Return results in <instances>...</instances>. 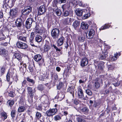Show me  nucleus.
Wrapping results in <instances>:
<instances>
[{
    "mask_svg": "<svg viewBox=\"0 0 122 122\" xmlns=\"http://www.w3.org/2000/svg\"><path fill=\"white\" fill-rule=\"evenodd\" d=\"M41 55L39 54H37L34 57V60L38 62L39 65L40 66H41L44 62V60L42 59Z\"/></svg>",
    "mask_w": 122,
    "mask_h": 122,
    "instance_id": "nucleus-1",
    "label": "nucleus"
},
{
    "mask_svg": "<svg viewBox=\"0 0 122 122\" xmlns=\"http://www.w3.org/2000/svg\"><path fill=\"white\" fill-rule=\"evenodd\" d=\"M60 30L57 28L53 29L51 32V36L53 39H57L59 36Z\"/></svg>",
    "mask_w": 122,
    "mask_h": 122,
    "instance_id": "nucleus-2",
    "label": "nucleus"
},
{
    "mask_svg": "<svg viewBox=\"0 0 122 122\" xmlns=\"http://www.w3.org/2000/svg\"><path fill=\"white\" fill-rule=\"evenodd\" d=\"M57 111L56 108L50 109L46 112V114L47 116L51 117L55 115Z\"/></svg>",
    "mask_w": 122,
    "mask_h": 122,
    "instance_id": "nucleus-3",
    "label": "nucleus"
},
{
    "mask_svg": "<svg viewBox=\"0 0 122 122\" xmlns=\"http://www.w3.org/2000/svg\"><path fill=\"white\" fill-rule=\"evenodd\" d=\"M4 3L5 7L8 6L11 8L13 6L14 2L12 0H4Z\"/></svg>",
    "mask_w": 122,
    "mask_h": 122,
    "instance_id": "nucleus-4",
    "label": "nucleus"
},
{
    "mask_svg": "<svg viewBox=\"0 0 122 122\" xmlns=\"http://www.w3.org/2000/svg\"><path fill=\"white\" fill-rule=\"evenodd\" d=\"M32 9L31 6H28L25 7L22 10V14L24 15H28L31 12Z\"/></svg>",
    "mask_w": 122,
    "mask_h": 122,
    "instance_id": "nucleus-5",
    "label": "nucleus"
},
{
    "mask_svg": "<svg viewBox=\"0 0 122 122\" xmlns=\"http://www.w3.org/2000/svg\"><path fill=\"white\" fill-rule=\"evenodd\" d=\"M17 47L19 48L23 49H26L27 47V44L21 42H18L16 44Z\"/></svg>",
    "mask_w": 122,
    "mask_h": 122,
    "instance_id": "nucleus-6",
    "label": "nucleus"
},
{
    "mask_svg": "<svg viewBox=\"0 0 122 122\" xmlns=\"http://www.w3.org/2000/svg\"><path fill=\"white\" fill-rule=\"evenodd\" d=\"M26 89L28 92V97H30V98H32L34 96V92L32 89V88L27 87Z\"/></svg>",
    "mask_w": 122,
    "mask_h": 122,
    "instance_id": "nucleus-7",
    "label": "nucleus"
},
{
    "mask_svg": "<svg viewBox=\"0 0 122 122\" xmlns=\"http://www.w3.org/2000/svg\"><path fill=\"white\" fill-rule=\"evenodd\" d=\"M95 32L93 29H92L88 31L86 34L87 37L88 39L92 38L94 35Z\"/></svg>",
    "mask_w": 122,
    "mask_h": 122,
    "instance_id": "nucleus-8",
    "label": "nucleus"
},
{
    "mask_svg": "<svg viewBox=\"0 0 122 122\" xmlns=\"http://www.w3.org/2000/svg\"><path fill=\"white\" fill-rule=\"evenodd\" d=\"M33 20L31 18L28 19L26 21L25 26L27 29H30Z\"/></svg>",
    "mask_w": 122,
    "mask_h": 122,
    "instance_id": "nucleus-9",
    "label": "nucleus"
},
{
    "mask_svg": "<svg viewBox=\"0 0 122 122\" xmlns=\"http://www.w3.org/2000/svg\"><path fill=\"white\" fill-rule=\"evenodd\" d=\"M45 11V6L44 5H42L39 8L38 14L39 15H41L43 14Z\"/></svg>",
    "mask_w": 122,
    "mask_h": 122,
    "instance_id": "nucleus-10",
    "label": "nucleus"
},
{
    "mask_svg": "<svg viewBox=\"0 0 122 122\" xmlns=\"http://www.w3.org/2000/svg\"><path fill=\"white\" fill-rule=\"evenodd\" d=\"M102 81L100 79H96L94 83V86L96 88H98L100 87V83H102Z\"/></svg>",
    "mask_w": 122,
    "mask_h": 122,
    "instance_id": "nucleus-11",
    "label": "nucleus"
},
{
    "mask_svg": "<svg viewBox=\"0 0 122 122\" xmlns=\"http://www.w3.org/2000/svg\"><path fill=\"white\" fill-rule=\"evenodd\" d=\"M88 63V59L86 57H83L81 59V65L82 66H84L87 64Z\"/></svg>",
    "mask_w": 122,
    "mask_h": 122,
    "instance_id": "nucleus-12",
    "label": "nucleus"
},
{
    "mask_svg": "<svg viewBox=\"0 0 122 122\" xmlns=\"http://www.w3.org/2000/svg\"><path fill=\"white\" fill-rule=\"evenodd\" d=\"M23 24L22 20L20 18L17 19L15 22V25L18 27H21Z\"/></svg>",
    "mask_w": 122,
    "mask_h": 122,
    "instance_id": "nucleus-13",
    "label": "nucleus"
},
{
    "mask_svg": "<svg viewBox=\"0 0 122 122\" xmlns=\"http://www.w3.org/2000/svg\"><path fill=\"white\" fill-rule=\"evenodd\" d=\"M2 36L1 37L0 39L1 40H5L8 42H9L10 40V38L9 34L4 35V34H2Z\"/></svg>",
    "mask_w": 122,
    "mask_h": 122,
    "instance_id": "nucleus-14",
    "label": "nucleus"
},
{
    "mask_svg": "<svg viewBox=\"0 0 122 122\" xmlns=\"http://www.w3.org/2000/svg\"><path fill=\"white\" fill-rule=\"evenodd\" d=\"M78 97L80 99H82L83 97V93L81 87H79L78 88Z\"/></svg>",
    "mask_w": 122,
    "mask_h": 122,
    "instance_id": "nucleus-15",
    "label": "nucleus"
},
{
    "mask_svg": "<svg viewBox=\"0 0 122 122\" xmlns=\"http://www.w3.org/2000/svg\"><path fill=\"white\" fill-rule=\"evenodd\" d=\"M65 38L63 36L61 37L57 41V45L58 46H61L63 44Z\"/></svg>",
    "mask_w": 122,
    "mask_h": 122,
    "instance_id": "nucleus-16",
    "label": "nucleus"
},
{
    "mask_svg": "<svg viewBox=\"0 0 122 122\" xmlns=\"http://www.w3.org/2000/svg\"><path fill=\"white\" fill-rule=\"evenodd\" d=\"M71 18L67 17L63 20V23L64 25H69L71 23Z\"/></svg>",
    "mask_w": 122,
    "mask_h": 122,
    "instance_id": "nucleus-17",
    "label": "nucleus"
},
{
    "mask_svg": "<svg viewBox=\"0 0 122 122\" xmlns=\"http://www.w3.org/2000/svg\"><path fill=\"white\" fill-rule=\"evenodd\" d=\"M13 59H14V58L15 59L16 58L20 62H21L22 61V58L21 55L19 53H15L13 55Z\"/></svg>",
    "mask_w": 122,
    "mask_h": 122,
    "instance_id": "nucleus-18",
    "label": "nucleus"
},
{
    "mask_svg": "<svg viewBox=\"0 0 122 122\" xmlns=\"http://www.w3.org/2000/svg\"><path fill=\"white\" fill-rule=\"evenodd\" d=\"M17 10L15 8L13 9L10 10V14L13 17L16 16L17 15Z\"/></svg>",
    "mask_w": 122,
    "mask_h": 122,
    "instance_id": "nucleus-19",
    "label": "nucleus"
},
{
    "mask_svg": "<svg viewBox=\"0 0 122 122\" xmlns=\"http://www.w3.org/2000/svg\"><path fill=\"white\" fill-rule=\"evenodd\" d=\"M83 11L82 10L79 9H77L75 10L76 15L79 16H82L83 14Z\"/></svg>",
    "mask_w": 122,
    "mask_h": 122,
    "instance_id": "nucleus-20",
    "label": "nucleus"
},
{
    "mask_svg": "<svg viewBox=\"0 0 122 122\" xmlns=\"http://www.w3.org/2000/svg\"><path fill=\"white\" fill-rule=\"evenodd\" d=\"M55 7L56 8V10H55V9L54 8L53 9L54 11L57 16H60L61 15V10L60 9L58 8L57 7L56 5H55Z\"/></svg>",
    "mask_w": 122,
    "mask_h": 122,
    "instance_id": "nucleus-21",
    "label": "nucleus"
},
{
    "mask_svg": "<svg viewBox=\"0 0 122 122\" xmlns=\"http://www.w3.org/2000/svg\"><path fill=\"white\" fill-rule=\"evenodd\" d=\"M73 12V11L72 10H70L69 11V12L67 11H64L63 10L62 15L65 17L67 16H68L69 14H72Z\"/></svg>",
    "mask_w": 122,
    "mask_h": 122,
    "instance_id": "nucleus-22",
    "label": "nucleus"
},
{
    "mask_svg": "<svg viewBox=\"0 0 122 122\" xmlns=\"http://www.w3.org/2000/svg\"><path fill=\"white\" fill-rule=\"evenodd\" d=\"M80 22L77 20H76L73 23L72 26L75 29H76V28L79 26Z\"/></svg>",
    "mask_w": 122,
    "mask_h": 122,
    "instance_id": "nucleus-23",
    "label": "nucleus"
},
{
    "mask_svg": "<svg viewBox=\"0 0 122 122\" xmlns=\"http://www.w3.org/2000/svg\"><path fill=\"white\" fill-rule=\"evenodd\" d=\"M2 55L5 57L6 60L8 61L9 59V57L8 55V51L5 49V51H4Z\"/></svg>",
    "mask_w": 122,
    "mask_h": 122,
    "instance_id": "nucleus-24",
    "label": "nucleus"
},
{
    "mask_svg": "<svg viewBox=\"0 0 122 122\" xmlns=\"http://www.w3.org/2000/svg\"><path fill=\"white\" fill-rule=\"evenodd\" d=\"M81 28L83 29H88V24L86 23L82 22L81 24Z\"/></svg>",
    "mask_w": 122,
    "mask_h": 122,
    "instance_id": "nucleus-25",
    "label": "nucleus"
},
{
    "mask_svg": "<svg viewBox=\"0 0 122 122\" xmlns=\"http://www.w3.org/2000/svg\"><path fill=\"white\" fill-rule=\"evenodd\" d=\"M67 92L70 93L72 95L73 97L74 96V89L72 86L69 87L67 89Z\"/></svg>",
    "mask_w": 122,
    "mask_h": 122,
    "instance_id": "nucleus-26",
    "label": "nucleus"
},
{
    "mask_svg": "<svg viewBox=\"0 0 122 122\" xmlns=\"http://www.w3.org/2000/svg\"><path fill=\"white\" fill-rule=\"evenodd\" d=\"M28 82L31 83L32 85L29 84L30 86H32L35 83V81L34 80H33L32 79H30L29 77H27L26 78Z\"/></svg>",
    "mask_w": 122,
    "mask_h": 122,
    "instance_id": "nucleus-27",
    "label": "nucleus"
},
{
    "mask_svg": "<svg viewBox=\"0 0 122 122\" xmlns=\"http://www.w3.org/2000/svg\"><path fill=\"white\" fill-rule=\"evenodd\" d=\"M103 54L104 55L101 54L99 58L100 59H101V60L103 59L104 60L106 57V55H107V52L106 51H105L104 52H103Z\"/></svg>",
    "mask_w": 122,
    "mask_h": 122,
    "instance_id": "nucleus-28",
    "label": "nucleus"
},
{
    "mask_svg": "<svg viewBox=\"0 0 122 122\" xmlns=\"http://www.w3.org/2000/svg\"><path fill=\"white\" fill-rule=\"evenodd\" d=\"M98 68L100 70H102L104 67L103 63L102 62H100L98 65Z\"/></svg>",
    "mask_w": 122,
    "mask_h": 122,
    "instance_id": "nucleus-29",
    "label": "nucleus"
},
{
    "mask_svg": "<svg viewBox=\"0 0 122 122\" xmlns=\"http://www.w3.org/2000/svg\"><path fill=\"white\" fill-rule=\"evenodd\" d=\"M42 31L40 29L38 28L37 27L35 28L34 30V32H33V33H35V35L36 34V33L38 34H41Z\"/></svg>",
    "mask_w": 122,
    "mask_h": 122,
    "instance_id": "nucleus-30",
    "label": "nucleus"
},
{
    "mask_svg": "<svg viewBox=\"0 0 122 122\" xmlns=\"http://www.w3.org/2000/svg\"><path fill=\"white\" fill-rule=\"evenodd\" d=\"M1 116L3 117L4 120L6 119L7 118V113L4 111H2L0 113Z\"/></svg>",
    "mask_w": 122,
    "mask_h": 122,
    "instance_id": "nucleus-31",
    "label": "nucleus"
},
{
    "mask_svg": "<svg viewBox=\"0 0 122 122\" xmlns=\"http://www.w3.org/2000/svg\"><path fill=\"white\" fill-rule=\"evenodd\" d=\"M102 41L100 39L96 41V45L97 47H101L102 46Z\"/></svg>",
    "mask_w": 122,
    "mask_h": 122,
    "instance_id": "nucleus-32",
    "label": "nucleus"
},
{
    "mask_svg": "<svg viewBox=\"0 0 122 122\" xmlns=\"http://www.w3.org/2000/svg\"><path fill=\"white\" fill-rule=\"evenodd\" d=\"M25 109V107L23 106H20L19 107L18 109V112H24Z\"/></svg>",
    "mask_w": 122,
    "mask_h": 122,
    "instance_id": "nucleus-33",
    "label": "nucleus"
},
{
    "mask_svg": "<svg viewBox=\"0 0 122 122\" xmlns=\"http://www.w3.org/2000/svg\"><path fill=\"white\" fill-rule=\"evenodd\" d=\"M118 55V53H117L115 54V56H110V59L112 61H114L116 60L117 59V56Z\"/></svg>",
    "mask_w": 122,
    "mask_h": 122,
    "instance_id": "nucleus-34",
    "label": "nucleus"
},
{
    "mask_svg": "<svg viewBox=\"0 0 122 122\" xmlns=\"http://www.w3.org/2000/svg\"><path fill=\"white\" fill-rule=\"evenodd\" d=\"M113 84L115 86H119L120 83L119 82H118V81L117 79H115L113 80L112 81Z\"/></svg>",
    "mask_w": 122,
    "mask_h": 122,
    "instance_id": "nucleus-35",
    "label": "nucleus"
},
{
    "mask_svg": "<svg viewBox=\"0 0 122 122\" xmlns=\"http://www.w3.org/2000/svg\"><path fill=\"white\" fill-rule=\"evenodd\" d=\"M36 41L38 42H41L42 40L41 37L39 35H37L35 38Z\"/></svg>",
    "mask_w": 122,
    "mask_h": 122,
    "instance_id": "nucleus-36",
    "label": "nucleus"
},
{
    "mask_svg": "<svg viewBox=\"0 0 122 122\" xmlns=\"http://www.w3.org/2000/svg\"><path fill=\"white\" fill-rule=\"evenodd\" d=\"M81 111L82 112L84 113H87L89 111V109L86 107H85L82 108L81 109Z\"/></svg>",
    "mask_w": 122,
    "mask_h": 122,
    "instance_id": "nucleus-37",
    "label": "nucleus"
},
{
    "mask_svg": "<svg viewBox=\"0 0 122 122\" xmlns=\"http://www.w3.org/2000/svg\"><path fill=\"white\" fill-rule=\"evenodd\" d=\"M110 25L108 24H106L105 25L101 27L99 29L100 30H104L105 29L108 28L110 27Z\"/></svg>",
    "mask_w": 122,
    "mask_h": 122,
    "instance_id": "nucleus-38",
    "label": "nucleus"
},
{
    "mask_svg": "<svg viewBox=\"0 0 122 122\" xmlns=\"http://www.w3.org/2000/svg\"><path fill=\"white\" fill-rule=\"evenodd\" d=\"M35 33L33 32H32L31 34L30 38V41L31 43H32L35 36Z\"/></svg>",
    "mask_w": 122,
    "mask_h": 122,
    "instance_id": "nucleus-39",
    "label": "nucleus"
},
{
    "mask_svg": "<svg viewBox=\"0 0 122 122\" xmlns=\"http://www.w3.org/2000/svg\"><path fill=\"white\" fill-rule=\"evenodd\" d=\"M16 112V111L15 110H13L11 111V117L12 118L15 117Z\"/></svg>",
    "mask_w": 122,
    "mask_h": 122,
    "instance_id": "nucleus-40",
    "label": "nucleus"
},
{
    "mask_svg": "<svg viewBox=\"0 0 122 122\" xmlns=\"http://www.w3.org/2000/svg\"><path fill=\"white\" fill-rule=\"evenodd\" d=\"M63 84L61 82H60L59 84L56 86L57 89L58 90H60L63 87Z\"/></svg>",
    "mask_w": 122,
    "mask_h": 122,
    "instance_id": "nucleus-41",
    "label": "nucleus"
},
{
    "mask_svg": "<svg viewBox=\"0 0 122 122\" xmlns=\"http://www.w3.org/2000/svg\"><path fill=\"white\" fill-rule=\"evenodd\" d=\"M54 119L55 121L59 120L61 119V117L60 115H57L54 117Z\"/></svg>",
    "mask_w": 122,
    "mask_h": 122,
    "instance_id": "nucleus-42",
    "label": "nucleus"
},
{
    "mask_svg": "<svg viewBox=\"0 0 122 122\" xmlns=\"http://www.w3.org/2000/svg\"><path fill=\"white\" fill-rule=\"evenodd\" d=\"M90 15V14L89 13H88L84 15L82 17V19H85L88 18L89 17Z\"/></svg>",
    "mask_w": 122,
    "mask_h": 122,
    "instance_id": "nucleus-43",
    "label": "nucleus"
},
{
    "mask_svg": "<svg viewBox=\"0 0 122 122\" xmlns=\"http://www.w3.org/2000/svg\"><path fill=\"white\" fill-rule=\"evenodd\" d=\"M19 40L22 41H25L26 40V38L24 36H22L19 35L18 37Z\"/></svg>",
    "mask_w": 122,
    "mask_h": 122,
    "instance_id": "nucleus-44",
    "label": "nucleus"
},
{
    "mask_svg": "<svg viewBox=\"0 0 122 122\" xmlns=\"http://www.w3.org/2000/svg\"><path fill=\"white\" fill-rule=\"evenodd\" d=\"M38 89L40 91H42L44 89V88L42 84L39 85L37 87Z\"/></svg>",
    "mask_w": 122,
    "mask_h": 122,
    "instance_id": "nucleus-45",
    "label": "nucleus"
},
{
    "mask_svg": "<svg viewBox=\"0 0 122 122\" xmlns=\"http://www.w3.org/2000/svg\"><path fill=\"white\" fill-rule=\"evenodd\" d=\"M7 103L11 107L14 104V102L13 100H9L7 102Z\"/></svg>",
    "mask_w": 122,
    "mask_h": 122,
    "instance_id": "nucleus-46",
    "label": "nucleus"
},
{
    "mask_svg": "<svg viewBox=\"0 0 122 122\" xmlns=\"http://www.w3.org/2000/svg\"><path fill=\"white\" fill-rule=\"evenodd\" d=\"M65 97V94L64 92H61L58 96L59 98H61L62 99L64 98Z\"/></svg>",
    "mask_w": 122,
    "mask_h": 122,
    "instance_id": "nucleus-47",
    "label": "nucleus"
},
{
    "mask_svg": "<svg viewBox=\"0 0 122 122\" xmlns=\"http://www.w3.org/2000/svg\"><path fill=\"white\" fill-rule=\"evenodd\" d=\"M77 120L78 122H86L85 119L83 117H78Z\"/></svg>",
    "mask_w": 122,
    "mask_h": 122,
    "instance_id": "nucleus-48",
    "label": "nucleus"
},
{
    "mask_svg": "<svg viewBox=\"0 0 122 122\" xmlns=\"http://www.w3.org/2000/svg\"><path fill=\"white\" fill-rule=\"evenodd\" d=\"M86 94L89 96H91L92 93V92L89 89H87L86 90Z\"/></svg>",
    "mask_w": 122,
    "mask_h": 122,
    "instance_id": "nucleus-49",
    "label": "nucleus"
},
{
    "mask_svg": "<svg viewBox=\"0 0 122 122\" xmlns=\"http://www.w3.org/2000/svg\"><path fill=\"white\" fill-rule=\"evenodd\" d=\"M50 49V47L47 45H46L44 47V51H47Z\"/></svg>",
    "mask_w": 122,
    "mask_h": 122,
    "instance_id": "nucleus-50",
    "label": "nucleus"
},
{
    "mask_svg": "<svg viewBox=\"0 0 122 122\" xmlns=\"http://www.w3.org/2000/svg\"><path fill=\"white\" fill-rule=\"evenodd\" d=\"M36 109L39 110H41L42 109L41 105L40 104L36 105Z\"/></svg>",
    "mask_w": 122,
    "mask_h": 122,
    "instance_id": "nucleus-51",
    "label": "nucleus"
},
{
    "mask_svg": "<svg viewBox=\"0 0 122 122\" xmlns=\"http://www.w3.org/2000/svg\"><path fill=\"white\" fill-rule=\"evenodd\" d=\"M41 116V113L39 112H37L36 114V118L39 119Z\"/></svg>",
    "mask_w": 122,
    "mask_h": 122,
    "instance_id": "nucleus-52",
    "label": "nucleus"
},
{
    "mask_svg": "<svg viewBox=\"0 0 122 122\" xmlns=\"http://www.w3.org/2000/svg\"><path fill=\"white\" fill-rule=\"evenodd\" d=\"M78 40L79 41L83 42L84 41L85 39L83 37L80 36L78 38Z\"/></svg>",
    "mask_w": 122,
    "mask_h": 122,
    "instance_id": "nucleus-53",
    "label": "nucleus"
},
{
    "mask_svg": "<svg viewBox=\"0 0 122 122\" xmlns=\"http://www.w3.org/2000/svg\"><path fill=\"white\" fill-rule=\"evenodd\" d=\"M51 76L52 77L53 76L54 79L55 80H57L58 78V77L57 74H54L53 75V74H51Z\"/></svg>",
    "mask_w": 122,
    "mask_h": 122,
    "instance_id": "nucleus-54",
    "label": "nucleus"
},
{
    "mask_svg": "<svg viewBox=\"0 0 122 122\" xmlns=\"http://www.w3.org/2000/svg\"><path fill=\"white\" fill-rule=\"evenodd\" d=\"M15 93L12 91H10L9 93V96L12 97H13L15 96Z\"/></svg>",
    "mask_w": 122,
    "mask_h": 122,
    "instance_id": "nucleus-55",
    "label": "nucleus"
},
{
    "mask_svg": "<svg viewBox=\"0 0 122 122\" xmlns=\"http://www.w3.org/2000/svg\"><path fill=\"white\" fill-rule=\"evenodd\" d=\"M78 4L80 6H83V4L82 1L78 0L76 1Z\"/></svg>",
    "mask_w": 122,
    "mask_h": 122,
    "instance_id": "nucleus-56",
    "label": "nucleus"
},
{
    "mask_svg": "<svg viewBox=\"0 0 122 122\" xmlns=\"http://www.w3.org/2000/svg\"><path fill=\"white\" fill-rule=\"evenodd\" d=\"M28 68L30 72H32L33 71V67L32 66L30 65H29L28 66Z\"/></svg>",
    "mask_w": 122,
    "mask_h": 122,
    "instance_id": "nucleus-57",
    "label": "nucleus"
},
{
    "mask_svg": "<svg viewBox=\"0 0 122 122\" xmlns=\"http://www.w3.org/2000/svg\"><path fill=\"white\" fill-rule=\"evenodd\" d=\"M10 74L8 73L6 76V79L8 81H9L10 80Z\"/></svg>",
    "mask_w": 122,
    "mask_h": 122,
    "instance_id": "nucleus-58",
    "label": "nucleus"
},
{
    "mask_svg": "<svg viewBox=\"0 0 122 122\" xmlns=\"http://www.w3.org/2000/svg\"><path fill=\"white\" fill-rule=\"evenodd\" d=\"M19 68L20 69H23L24 67L26 68V64H23L21 66H19Z\"/></svg>",
    "mask_w": 122,
    "mask_h": 122,
    "instance_id": "nucleus-59",
    "label": "nucleus"
},
{
    "mask_svg": "<svg viewBox=\"0 0 122 122\" xmlns=\"http://www.w3.org/2000/svg\"><path fill=\"white\" fill-rule=\"evenodd\" d=\"M74 103L76 105H77L79 103V101L77 99H74Z\"/></svg>",
    "mask_w": 122,
    "mask_h": 122,
    "instance_id": "nucleus-60",
    "label": "nucleus"
},
{
    "mask_svg": "<svg viewBox=\"0 0 122 122\" xmlns=\"http://www.w3.org/2000/svg\"><path fill=\"white\" fill-rule=\"evenodd\" d=\"M5 68L4 67H2L0 70V72L2 74H3L5 70Z\"/></svg>",
    "mask_w": 122,
    "mask_h": 122,
    "instance_id": "nucleus-61",
    "label": "nucleus"
},
{
    "mask_svg": "<svg viewBox=\"0 0 122 122\" xmlns=\"http://www.w3.org/2000/svg\"><path fill=\"white\" fill-rule=\"evenodd\" d=\"M3 14L2 12H0V19L3 18Z\"/></svg>",
    "mask_w": 122,
    "mask_h": 122,
    "instance_id": "nucleus-62",
    "label": "nucleus"
},
{
    "mask_svg": "<svg viewBox=\"0 0 122 122\" xmlns=\"http://www.w3.org/2000/svg\"><path fill=\"white\" fill-rule=\"evenodd\" d=\"M5 51V49H0V55H2L3 54V52Z\"/></svg>",
    "mask_w": 122,
    "mask_h": 122,
    "instance_id": "nucleus-63",
    "label": "nucleus"
},
{
    "mask_svg": "<svg viewBox=\"0 0 122 122\" xmlns=\"http://www.w3.org/2000/svg\"><path fill=\"white\" fill-rule=\"evenodd\" d=\"M86 79H85V81H84V80H83V81H82V80H79V83H80V84H81V83H84L85 82H86Z\"/></svg>",
    "mask_w": 122,
    "mask_h": 122,
    "instance_id": "nucleus-64",
    "label": "nucleus"
}]
</instances>
